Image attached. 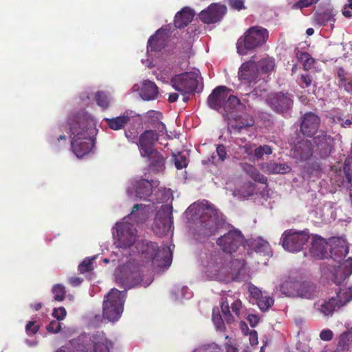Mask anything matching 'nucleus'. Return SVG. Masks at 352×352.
Wrapping results in <instances>:
<instances>
[{
  "mask_svg": "<svg viewBox=\"0 0 352 352\" xmlns=\"http://www.w3.org/2000/svg\"><path fill=\"white\" fill-rule=\"evenodd\" d=\"M68 124L72 151L78 157H82L91 151L95 144L96 128L92 120L85 113L74 115L69 118Z\"/></svg>",
  "mask_w": 352,
  "mask_h": 352,
  "instance_id": "1",
  "label": "nucleus"
},
{
  "mask_svg": "<svg viewBox=\"0 0 352 352\" xmlns=\"http://www.w3.org/2000/svg\"><path fill=\"white\" fill-rule=\"evenodd\" d=\"M135 248L144 259L151 261L157 267H166L172 262L173 253L170 247L160 248L156 243L144 240L138 241Z\"/></svg>",
  "mask_w": 352,
  "mask_h": 352,
  "instance_id": "2",
  "label": "nucleus"
},
{
  "mask_svg": "<svg viewBox=\"0 0 352 352\" xmlns=\"http://www.w3.org/2000/svg\"><path fill=\"white\" fill-rule=\"evenodd\" d=\"M269 38L268 30L261 26L250 28L237 41V52L246 55L250 50H255L264 45Z\"/></svg>",
  "mask_w": 352,
  "mask_h": 352,
  "instance_id": "3",
  "label": "nucleus"
},
{
  "mask_svg": "<svg viewBox=\"0 0 352 352\" xmlns=\"http://www.w3.org/2000/svg\"><path fill=\"white\" fill-rule=\"evenodd\" d=\"M126 297L125 291H119L113 288L104 296L102 305V317L109 322L119 320L123 311L124 304Z\"/></svg>",
  "mask_w": 352,
  "mask_h": 352,
  "instance_id": "4",
  "label": "nucleus"
},
{
  "mask_svg": "<svg viewBox=\"0 0 352 352\" xmlns=\"http://www.w3.org/2000/svg\"><path fill=\"white\" fill-rule=\"evenodd\" d=\"M198 77L199 75L195 72L182 73L171 78L170 85L182 95L190 94L197 89Z\"/></svg>",
  "mask_w": 352,
  "mask_h": 352,
  "instance_id": "5",
  "label": "nucleus"
},
{
  "mask_svg": "<svg viewBox=\"0 0 352 352\" xmlns=\"http://www.w3.org/2000/svg\"><path fill=\"white\" fill-rule=\"evenodd\" d=\"M309 235L305 231H295L294 230H285L280 238L283 248L292 252H300L307 244Z\"/></svg>",
  "mask_w": 352,
  "mask_h": 352,
  "instance_id": "6",
  "label": "nucleus"
},
{
  "mask_svg": "<svg viewBox=\"0 0 352 352\" xmlns=\"http://www.w3.org/2000/svg\"><path fill=\"white\" fill-rule=\"evenodd\" d=\"M352 300V287L340 289L336 294V297H332L329 300L324 301L318 310L324 316H328L332 315L335 311H337L342 307L346 305Z\"/></svg>",
  "mask_w": 352,
  "mask_h": 352,
  "instance_id": "7",
  "label": "nucleus"
},
{
  "mask_svg": "<svg viewBox=\"0 0 352 352\" xmlns=\"http://www.w3.org/2000/svg\"><path fill=\"white\" fill-rule=\"evenodd\" d=\"M142 280V276L139 268L129 264L122 267L116 276L117 283L125 289L139 285Z\"/></svg>",
  "mask_w": 352,
  "mask_h": 352,
  "instance_id": "8",
  "label": "nucleus"
},
{
  "mask_svg": "<svg viewBox=\"0 0 352 352\" xmlns=\"http://www.w3.org/2000/svg\"><path fill=\"white\" fill-rule=\"evenodd\" d=\"M173 208L169 205H164L157 212L153 230L156 234L162 236L166 234L173 223Z\"/></svg>",
  "mask_w": 352,
  "mask_h": 352,
  "instance_id": "9",
  "label": "nucleus"
},
{
  "mask_svg": "<svg viewBox=\"0 0 352 352\" xmlns=\"http://www.w3.org/2000/svg\"><path fill=\"white\" fill-rule=\"evenodd\" d=\"M243 236L238 230H231L218 238L217 244L225 253L232 254L239 249L243 243Z\"/></svg>",
  "mask_w": 352,
  "mask_h": 352,
  "instance_id": "10",
  "label": "nucleus"
},
{
  "mask_svg": "<svg viewBox=\"0 0 352 352\" xmlns=\"http://www.w3.org/2000/svg\"><path fill=\"white\" fill-rule=\"evenodd\" d=\"M267 102L273 111L280 114L287 113L294 105L292 96L283 91L272 94L268 96Z\"/></svg>",
  "mask_w": 352,
  "mask_h": 352,
  "instance_id": "11",
  "label": "nucleus"
},
{
  "mask_svg": "<svg viewBox=\"0 0 352 352\" xmlns=\"http://www.w3.org/2000/svg\"><path fill=\"white\" fill-rule=\"evenodd\" d=\"M221 226L219 215L215 211L207 210L200 218L199 234L206 237L215 234Z\"/></svg>",
  "mask_w": 352,
  "mask_h": 352,
  "instance_id": "12",
  "label": "nucleus"
},
{
  "mask_svg": "<svg viewBox=\"0 0 352 352\" xmlns=\"http://www.w3.org/2000/svg\"><path fill=\"white\" fill-rule=\"evenodd\" d=\"M321 120L312 112H307L300 118V132L307 138H313L320 126Z\"/></svg>",
  "mask_w": 352,
  "mask_h": 352,
  "instance_id": "13",
  "label": "nucleus"
},
{
  "mask_svg": "<svg viewBox=\"0 0 352 352\" xmlns=\"http://www.w3.org/2000/svg\"><path fill=\"white\" fill-rule=\"evenodd\" d=\"M231 89L224 85L216 87L208 96L207 103L210 108L216 111L224 110L226 100Z\"/></svg>",
  "mask_w": 352,
  "mask_h": 352,
  "instance_id": "14",
  "label": "nucleus"
},
{
  "mask_svg": "<svg viewBox=\"0 0 352 352\" xmlns=\"http://www.w3.org/2000/svg\"><path fill=\"white\" fill-rule=\"evenodd\" d=\"M313 141L321 158H327L330 155L333 146V137L321 131L318 135L314 137Z\"/></svg>",
  "mask_w": 352,
  "mask_h": 352,
  "instance_id": "15",
  "label": "nucleus"
},
{
  "mask_svg": "<svg viewBox=\"0 0 352 352\" xmlns=\"http://www.w3.org/2000/svg\"><path fill=\"white\" fill-rule=\"evenodd\" d=\"M159 140V134L155 131L149 129L144 131L138 138L137 143L140 151L141 155L151 153L154 151L155 144Z\"/></svg>",
  "mask_w": 352,
  "mask_h": 352,
  "instance_id": "16",
  "label": "nucleus"
},
{
  "mask_svg": "<svg viewBox=\"0 0 352 352\" xmlns=\"http://www.w3.org/2000/svg\"><path fill=\"white\" fill-rule=\"evenodd\" d=\"M118 246L121 248H129L136 241V230L128 226L120 224L117 227Z\"/></svg>",
  "mask_w": 352,
  "mask_h": 352,
  "instance_id": "17",
  "label": "nucleus"
},
{
  "mask_svg": "<svg viewBox=\"0 0 352 352\" xmlns=\"http://www.w3.org/2000/svg\"><path fill=\"white\" fill-rule=\"evenodd\" d=\"M226 12V7L225 6L212 3L206 10H202L199 16L204 23L210 24L219 21Z\"/></svg>",
  "mask_w": 352,
  "mask_h": 352,
  "instance_id": "18",
  "label": "nucleus"
},
{
  "mask_svg": "<svg viewBox=\"0 0 352 352\" xmlns=\"http://www.w3.org/2000/svg\"><path fill=\"white\" fill-rule=\"evenodd\" d=\"M330 256L335 261H340L349 253L346 241L342 237H333L330 239Z\"/></svg>",
  "mask_w": 352,
  "mask_h": 352,
  "instance_id": "19",
  "label": "nucleus"
},
{
  "mask_svg": "<svg viewBox=\"0 0 352 352\" xmlns=\"http://www.w3.org/2000/svg\"><path fill=\"white\" fill-rule=\"evenodd\" d=\"M293 153L294 157L301 162L310 159L313 155L311 141L307 139L300 140L294 147Z\"/></svg>",
  "mask_w": 352,
  "mask_h": 352,
  "instance_id": "20",
  "label": "nucleus"
},
{
  "mask_svg": "<svg viewBox=\"0 0 352 352\" xmlns=\"http://www.w3.org/2000/svg\"><path fill=\"white\" fill-rule=\"evenodd\" d=\"M258 75V67L254 61L249 60L243 63L239 69V78L247 83L255 82Z\"/></svg>",
  "mask_w": 352,
  "mask_h": 352,
  "instance_id": "21",
  "label": "nucleus"
},
{
  "mask_svg": "<svg viewBox=\"0 0 352 352\" xmlns=\"http://www.w3.org/2000/svg\"><path fill=\"white\" fill-rule=\"evenodd\" d=\"M327 243L325 240L318 235L314 236L311 239L309 252L314 258L322 259L328 256Z\"/></svg>",
  "mask_w": 352,
  "mask_h": 352,
  "instance_id": "22",
  "label": "nucleus"
},
{
  "mask_svg": "<svg viewBox=\"0 0 352 352\" xmlns=\"http://www.w3.org/2000/svg\"><path fill=\"white\" fill-rule=\"evenodd\" d=\"M157 185V182L149 181L145 179H141L135 182V191L138 198L147 200L152 195L153 189Z\"/></svg>",
  "mask_w": 352,
  "mask_h": 352,
  "instance_id": "23",
  "label": "nucleus"
},
{
  "mask_svg": "<svg viewBox=\"0 0 352 352\" xmlns=\"http://www.w3.org/2000/svg\"><path fill=\"white\" fill-rule=\"evenodd\" d=\"M90 340L94 345V352H110V349L113 347L112 342L106 338L102 331L94 333Z\"/></svg>",
  "mask_w": 352,
  "mask_h": 352,
  "instance_id": "24",
  "label": "nucleus"
},
{
  "mask_svg": "<svg viewBox=\"0 0 352 352\" xmlns=\"http://www.w3.org/2000/svg\"><path fill=\"white\" fill-rule=\"evenodd\" d=\"M166 38L164 31L159 29L155 34L151 36L147 43V50L151 52H160L164 48Z\"/></svg>",
  "mask_w": 352,
  "mask_h": 352,
  "instance_id": "25",
  "label": "nucleus"
},
{
  "mask_svg": "<svg viewBox=\"0 0 352 352\" xmlns=\"http://www.w3.org/2000/svg\"><path fill=\"white\" fill-rule=\"evenodd\" d=\"M159 94L158 87L154 82L144 80L140 91V97L144 100H155Z\"/></svg>",
  "mask_w": 352,
  "mask_h": 352,
  "instance_id": "26",
  "label": "nucleus"
},
{
  "mask_svg": "<svg viewBox=\"0 0 352 352\" xmlns=\"http://www.w3.org/2000/svg\"><path fill=\"white\" fill-rule=\"evenodd\" d=\"M248 100L245 98L239 99L237 96L228 94L224 107V111L227 113H231L235 110L243 111L246 109L245 103H248Z\"/></svg>",
  "mask_w": 352,
  "mask_h": 352,
  "instance_id": "27",
  "label": "nucleus"
},
{
  "mask_svg": "<svg viewBox=\"0 0 352 352\" xmlns=\"http://www.w3.org/2000/svg\"><path fill=\"white\" fill-rule=\"evenodd\" d=\"M261 169L265 173L271 174H285L289 173L292 168L286 164H278L270 161L267 163H262L260 165Z\"/></svg>",
  "mask_w": 352,
  "mask_h": 352,
  "instance_id": "28",
  "label": "nucleus"
},
{
  "mask_svg": "<svg viewBox=\"0 0 352 352\" xmlns=\"http://www.w3.org/2000/svg\"><path fill=\"white\" fill-rule=\"evenodd\" d=\"M195 16L193 10L189 8H184L175 16L174 24L177 28L181 29L187 26Z\"/></svg>",
  "mask_w": 352,
  "mask_h": 352,
  "instance_id": "29",
  "label": "nucleus"
},
{
  "mask_svg": "<svg viewBox=\"0 0 352 352\" xmlns=\"http://www.w3.org/2000/svg\"><path fill=\"white\" fill-rule=\"evenodd\" d=\"M336 13L333 9H327L322 12H316L314 14L316 23L320 25H327L330 23L331 28H333Z\"/></svg>",
  "mask_w": 352,
  "mask_h": 352,
  "instance_id": "30",
  "label": "nucleus"
},
{
  "mask_svg": "<svg viewBox=\"0 0 352 352\" xmlns=\"http://www.w3.org/2000/svg\"><path fill=\"white\" fill-rule=\"evenodd\" d=\"M131 118L126 114L112 118H104V121L107 125L112 130L118 131L124 129L130 122Z\"/></svg>",
  "mask_w": 352,
  "mask_h": 352,
  "instance_id": "31",
  "label": "nucleus"
},
{
  "mask_svg": "<svg viewBox=\"0 0 352 352\" xmlns=\"http://www.w3.org/2000/svg\"><path fill=\"white\" fill-rule=\"evenodd\" d=\"M142 157H146L150 161V167L154 171H160L164 168V157L158 151L154 150L151 153L146 154Z\"/></svg>",
  "mask_w": 352,
  "mask_h": 352,
  "instance_id": "32",
  "label": "nucleus"
},
{
  "mask_svg": "<svg viewBox=\"0 0 352 352\" xmlns=\"http://www.w3.org/2000/svg\"><path fill=\"white\" fill-rule=\"evenodd\" d=\"M300 281L297 280H287L280 287L281 292L289 297H298Z\"/></svg>",
  "mask_w": 352,
  "mask_h": 352,
  "instance_id": "33",
  "label": "nucleus"
},
{
  "mask_svg": "<svg viewBox=\"0 0 352 352\" xmlns=\"http://www.w3.org/2000/svg\"><path fill=\"white\" fill-rule=\"evenodd\" d=\"M243 169L254 182L267 185V178L253 165L244 164Z\"/></svg>",
  "mask_w": 352,
  "mask_h": 352,
  "instance_id": "34",
  "label": "nucleus"
},
{
  "mask_svg": "<svg viewBox=\"0 0 352 352\" xmlns=\"http://www.w3.org/2000/svg\"><path fill=\"white\" fill-rule=\"evenodd\" d=\"M338 79V85L343 87L348 93H352V80L348 78V73L342 67H339L336 72Z\"/></svg>",
  "mask_w": 352,
  "mask_h": 352,
  "instance_id": "35",
  "label": "nucleus"
},
{
  "mask_svg": "<svg viewBox=\"0 0 352 352\" xmlns=\"http://www.w3.org/2000/svg\"><path fill=\"white\" fill-rule=\"evenodd\" d=\"M352 345V327L344 331L339 336L338 350L341 352L348 351Z\"/></svg>",
  "mask_w": 352,
  "mask_h": 352,
  "instance_id": "36",
  "label": "nucleus"
},
{
  "mask_svg": "<svg viewBox=\"0 0 352 352\" xmlns=\"http://www.w3.org/2000/svg\"><path fill=\"white\" fill-rule=\"evenodd\" d=\"M300 285L298 297L313 299L316 296L317 291L315 285L309 282H300Z\"/></svg>",
  "mask_w": 352,
  "mask_h": 352,
  "instance_id": "37",
  "label": "nucleus"
},
{
  "mask_svg": "<svg viewBox=\"0 0 352 352\" xmlns=\"http://www.w3.org/2000/svg\"><path fill=\"white\" fill-rule=\"evenodd\" d=\"M254 120L252 118L239 117L234 120V123H230V128L234 132L240 133L242 129L253 126Z\"/></svg>",
  "mask_w": 352,
  "mask_h": 352,
  "instance_id": "38",
  "label": "nucleus"
},
{
  "mask_svg": "<svg viewBox=\"0 0 352 352\" xmlns=\"http://www.w3.org/2000/svg\"><path fill=\"white\" fill-rule=\"evenodd\" d=\"M258 71L263 74H269L275 69V60L272 57H266L260 60L256 64Z\"/></svg>",
  "mask_w": 352,
  "mask_h": 352,
  "instance_id": "39",
  "label": "nucleus"
},
{
  "mask_svg": "<svg viewBox=\"0 0 352 352\" xmlns=\"http://www.w3.org/2000/svg\"><path fill=\"white\" fill-rule=\"evenodd\" d=\"M250 247L254 252L263 254H267L270 250L269 243L261 238L250 241Z\"/></svg>",
  "mask_w": 352,
  "mask_h": 352,
  "instance_id": "40",
  "label": "nucleus"
},
{
  "mask_svg": "<svg viewBox=\"0 0 352 352\" xmlns=\"http://www.w3.org/2000/svg\"><path fill=\"white\" fill-rule=\"evenodd\" d=\"M296 58L298 61L302 62L303 69L305 71L311 69L315 63V60L307 52L298 51Z\"/></svg>",
  "mask_w": 352,
  "mask_h": 352,
  "instance_id": "41",
  "label": "nucleus"
},
{
  "mask_svg": "<svg viewBox=\"0 0 352 352\" xmlns=\"http://www.w3.org/2000/svg\"><path fill=\"white\" fill-rule=\"evenodd\" d=\"M52 293L54 295V299L56 301H63L65 298L66 291L63 285H55L52 288Z\"/></svg>",
  "mask_w": 352,
  "mask_h": 352,
  "instance_id": "42",
  "label": "nucleus"
},
{
  "mask_svg": "<svg viewBox=\"0 0 352 352\" xmlns=\"http://www.w3.org/2000/svg\"><path fill=\"white\" fill-rule=\"evenodd\" d=\"M212 322L216 328L219 330H223L225 328L224 322L220 314L218 307L213 308L212 309Z\"/></svg>",
  "mask_w": 352,
  "mask_h": 352,
  "instance_id": "43",
  "label": "nucleus"
},
{
  "mask_svg": "<svg viewBox=\"0 0 352 352\" xmlns=\"http://www.w3.org/2000/svg\"><path fill=\"white\" fill-rule=\"evenodd\" d=\"M343 173L344 174L345 179L343 184L346 183L347 184H352V169L351 167L350 159H346L343 165Z\"/></svg>",
  "mask_w": 352,
  "mask_h": 352,
  "instance_id": "44",
  "label": "nucleus"
},
{
  "mask_svg": "<svg viewBox=\"0 0 352 352\" xmlns=\"http://www.w3.org/2000/svg\"><path fill=\"white\" fill-rule=\"evenodd\" d=\"M95 99L98 106L104 109L108 108L109 105V100L107 96L103 91H98L96 94Z\"/></svg>",
  "mask_w": 352,
  "mask_h": 352,
  "instance_id": "45",
  "label": "nucleus"
},
{
  "mask_svg": "<svg viewBox=\"0 0 352 352\" xmlns=\"http://www.w3.org/2000/svg\"><path fill=\"white\" fill-rule=\"evenodd\" d=\"M274 301L272 298L263 296L257 301V305L261 311H265L274 305Z\"/></svg>",
  "mask_w": 352,
  "mask_h": 352,
  "instance_id": "46",
  "label": "nucleus"
},
{
  "mask_svg": "<svg viewBox=\"0 0 352 352\" xmlns=\"http://www.w3.org/2000/svg\"><path fill=\"white\" fill-rule=\"evenodd\" d=\"M174 163L177 169H182L188 166L186 156L181 153L174 155Z\"/></svg>",
  "mask_w": 352,
  "mask_h": 352,
  "instance_id": "47",
  "label": "nucleus"
},
{
  "mask_svg": "<svg viewBox=\"0 0 352 352\" xmlns=\"http://www.w3.org/2000/svg\"><path fill=\"white\" fill-rule=\"evenodd\" d=\"M94 258H86L82 263L78 265V271L81 274L91 272L93 270V261Z\"/></svg>",
  "mask_w": 352,
  "mask_h": 352,
  "instance_id": "48",
  "label": "nucleus"
},
{
  "mask_svg": "<svg viewBox=\"0 0 352 352\" xmlns=\"http://www.w3.org/2000/svg\"><path fill=\"white\" fill-rule=\"evenodd\" d=\"M272 153V149L269 145L260 146L254 149V155L258 158L261 159L263 157L264 154L270 155Z\"/></svg>",
  "mask_w": 352,
  "mask_h": 352,
  "instance_id": "49",
  "label": "nucleus"
},
{
  "mask_svg": "<svg viewBox=\"0 0 352 352\" xmlns=\"http://www.w3.org/2000/svg\"><path fill=\"white\" fill-rule=\"evenodd\" d=\"M145 118L148 119L147 123L152 125L153 122L162 119V113L157 111L150 110L146 113Z\"/></svg>",
  "mask_w": 352,
  "mask_h": 352,
  "instance_id": "50",
  "label": "nucleus"
},
{
  "mask_svg": "<svg viewBox=\"0 0 352 352\" xmlns=\"http://www.w3.org/2000/svg\"><path fill=\"white\" fill-rule=\"evenodd\" d=\"M347 262H349L350 264V269L349 270V272L347 273L342 272L341 267H339L336 270V274H340V276H341L340 280H336L337 278L336 277L335 282L337 285H339L342 280H344L345 278H346L352 273V258L350 257L347 260Z\"/></svg>",
  "mask_w": 352,
  "mask_h": 352,
  "instance_id": "51",
  "label": "nucleus"
},
{
  "mask_svg": "<svg viewBox=\"0 0 352 352\" xmlns=\"http://www.w3.org/2000/svg\"><path fill=\"white\" fill-rule=\"evenodd\" d=\"M319 0H299L296 2L292 8L294 9H302L317 3Z\"/></svg>",
  "mask_w": 352,
  "mask_h": 352,
  "instance_id": "52",
  "label": "nucleus"
},
{
  "mask_svg": "<svg viewBox=\"0 0 352 352\" xmlns=\"http://www.w3.org/2000/svg\"><path fill=\"white\" fill-rule=\"evenodd\" d=\"M62 325L58 320H52L46 327V330L51 333H57L60 331Z\"/></svg>",
  "mask_w": 352,
  "mask_h": 352,
  "instance_id": "53",
  "label": "nucleus"
},
{
  "mask_svg": "<svg viewBox=\"0 0 352 352\" xmlns=\"http://www.w3.org/2000/svg\"><path fill=\"white\" fill-rule=\"evenodd\" d=\"M313 81V78L309 74H302L300 75V82L299 83V85L303 88H307L309 87Z\"/></svg>",
  "mask_w": 352,
  "mask_h": 352,
  "instance_id": "54",
  "label": "nucleus"
},
{
  "mask_svg": "<svg viewBox=\"0 0 352 352\" xmlns=\"http://www.w3.org/2000/svg\"><path fill=\"white\" fill-rule=\"evenodd\" d=\"M40 329L39 325L36 324V322L30 321L25 326V331L28 336H33L36 334Z\"/></svg>",
  "mask_w": 352,
  "mask_h": 352,
  "instance_id": "55",
  "label": "nucleus"
},
{
  "mask_svg": "<svg viewBox=\"0 0 352 352\" xmlns=\"http://www.w3.org/2000/svg\"><path fill=\"white\" fill-rule=\"evenodd\" d=\"M67 315L66 309L63 307H60L58 308H54L53 309L52 316L55 318L57 320L61 321L63 320Z\"/></svg>",
  "mask_w": 352,
  "mask_h": 352,
  "instance_id": "56",
  "label": "nucleus"
},
{
  "mask_svg": "<svg viewBox=\"0 0 352 352\" xmlns=\"http://www.w3.org/2000/svg\"><path fill=\"white\" fill-rule=\"evenodd\" d=\"M143 206L142 204H135L133 206V209H132V211L129 214V217L131 219H133L134 220L135 222L137 223H140V222H142L143 221H140L138 219V215L139 214V213H138L137 212L139 210V209L140 208H142Z\"/></svg>",
  "mask_w": 352,
  "mask_h": 352,
  "instance_id": "57",
  "label": "nucleus"
},
{
  "mask_svg": "<svg viewBox=\"0 0 352 352\" xmlns=\"http://www.w3.org/2000/svg\"><path fill=\"white\" fill-rule=\"evenodd\" d=\"M333 336V331L329 329L322 330L320 333V338L323 341H330Z\"/></svg>",
  "mask_w": 352,
  "mask_h": 352,
  "instance_id": "58",
  "label": "nucleus"
},
{
  "mask_svg": "<svg viewBox=\"0 0 352 352\" xmlns=\"http://www.w3.org/2000/svg\"><path fill=\"white\" fill-rule=\"evenodd\" d=\"M216 152L221 161H224L227 157L226 147L223 144H219L216 148Z\"/></svg>",
  "mask_w": 352,
  "mask_h": 352,
  "instance_id": "59",
  "label": "nucleus"
},
{
  "mask_svg": "<svg viewBox=\"0 0 352 352\" xmlns=\"http://www.w3.org/2000/svg\"><path fill=\"white\" fill-rule=\"evenodd\" d=\"M242 307V302L240 300H234L231 305V309L233 313L238 317L240 316V310Z\"/></svg>",
  "mask_w": 352,
  "mask_h": 352,
  "instance_id": "60",
  "label": "nucleus"
},
{
  "mask_svg": "<svg viewBox=\"0 0 352 352\" xmlns=\"http://www.w3.org/2000/svg\"><path fill=\"white\" fill-rule=\"evenodd\" d=\"M151 126L160 133H164L166 131V126L160 120L153 122Z\"/></svg>",
  "mask_w": 352,
  "mask_h": 352,
  "instance_id": "61",
  "label": "nucleus"
},
{
  "mask_svg": "<svg viewBox=\"0 0 352 352\" xmlns=\"http://www.w3.org/2000/svg\"><path fill=\"white\" fill-rule=\"evenodd\" d=\"M247 320H248L251 327H254L259 322V318L254 314H249Z\"/></svg>",
  "mask_w": 352,
  "mask_h": 352,
  "instance_id": "62",
  "label": "nucleus"
},
{
  "mask_svg": "<svg viewBox=\"0 0 352 352\" xmlns=\"http://www.w3.org/2000/svg\"><path fill=\"white\" fill-rule=\"evenodd\" d=\"M125 136L129 142H135L138 139L137 132H132L131 131H125Z\"/></svg>",
  "mask_w": 352,
  "mask_h": 352,
  "instance_id": "63",
  "label": "nucleus"
},
{
  "mask_svg": "<svg viewBox=\"0 0 352 352\" xmlns=\"http://www.w3.org/2000/svg\"><path fill=\"white\" fill-rule=\"evenodd\" d=\"M230 6L237 10L242 9L243 6V1L242 0H231Z\"/></svg>",
  "mask_w": 352,
  "mask_h": 352,
  "instance_id": "64",
  "label": "nucleus"
}]
</instances>
